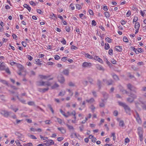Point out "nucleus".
<instances>
[{"label": "nucleus", "instance_id": "obj_21", "mask_svg": "<svg viewBox=\"0 0 146 146\" xmlns=\"http://www.w3.org/2000/svg\"><path fill=\"white\" fill-rule=\"evenodd\" d=\"M141 106L143 109L146 110V102H142Z\"/></svg>", "mask_w": 146, "mask_h": 146}, {"label": "nucleus", "instance_id": "obj_59", "mask_svg": "<svg viewBox=\"0 0 146 146\" xmlns=\"http://www.w3.org/2000/svg\"><path fill=\"white\" fill-rule=\"evenodd\" d=\"M88 83V81H86V80L84 81L83 82V84L85 86H86L87 85Z\"/></svg>", "mask_w": 146, "mask_h": 146}, {"label": "nucleus", "instance_id": "obj_50", "mask_svg": "<svg viewBox=\"0 0 146 146\" xmlns=\"http://www.w3.org/2000/svg\"><path fill=\"white\" fill-rule=\"evenodd\" d=\"M68 84L69 86H75L74 84V83L71 82H70L68 83Z\"/></svg>", "mask_w": 146, "mask_h": 146}, {"label": "nucleus", "instance_id": "obj_51", "mask_svg": "<svg viewBox=\"0 0 146 146\" xmlns=\"http://www.w3.org/2000/svg\"><path fill=\"white\" fill-rule=\"evenodd\" d=\"M111 137H113V139L114 140H115L116 139V137L114 133H111Z\"/></svg>", "mask_w": 146, "mask_h": 146}, {"label": "nucleus", "instance_id": "obj_55", "mask_svg": "<svg viewBox=\"0 0 146 146\" xmlns=\"http://www.w3.org/2000/svg\"><path fill=\"white\" fill-rule=\"evenodd\" d=\"M123 41L125 42H128V40L127 38L125 37L124 36L123 39Z\"/></svg>", "mask_w": 146, "mask_h": 146}, {"label": "nucleus", "instance_id": "obj_36", "mask_svg": "<svg viewBox=\"0 0 146 146\" xmlns=\"http://www.w3.org/2000/svg\"><path fill=\"white\" fill-rule=\"evenodd\" d=\"M17 98L23 104H25V101L23 99H21L19 98V97L18 95H17Z\"/></svg>", "mask_w": 146, "mask_h": 146}, {"label": "nucleus", "instance_id": "obj_57", "mask_svg": "<svg viewBox=\"0 0 146 146\" xmlns=\"http://www.w3.org/2000/svg\"><path fill=\"white\" fill-rule=\"evenodd\" d=\"M100 106L101 107H104L105 106L104 103L103 102L100 103L99 104Z\"/></svg>", "mask_w": 146, "mask_h": 146}, {"label": "nucleus", "instance_id": "obj_48", "mask_svg": "<svg viewBox=\"0 0 146 146\" xmlns=\"http://www.w3.org/2000/svg\"><path fill=\"white\" fill-rule=\"evenodd\" d=\"M86 58H89L91 59H92V56H91L88 53H87L86 54Z\"/></svg>", "mask_w": 146, "mask_h": 146}, {"label": "nucleus", "instance_id": "obj_3", "mask_svg": "<svg viewBox=\"0 0 146 146\" xmlns=\"http://www.w3.org/2000/svg\"><path fill=\"white\" fill-rule=\"evenodd\" d=\"M127 87L128 89L131 91H133L135 92H136L137 89L133 86H132L131 84H127Z\"/></svg>", "mask_w": 146, "mask_h": 146}, {"label": "nucleus", "instance_id": "obj_40", "mask_svg": "<svg viewBox=\"0 0 146 146\" xmlns=\"http://www.w3.org/2000/svg\"><path fill=\"white\" fill-rule=\"evenodd\" d=\"M48 107L50 109L52 113H54V111L53 110L52 108V107L51 105L50 104L48 105Z\"/></svg>", "mask_w": 146, "mask_h": 146}, {"label": "nucleus", "instance_id": "obj_13", "mask_svg": "<svg viewBox=\"0 0 146 146\" xmlns=\"http://www.w3.org/2000/svg\"><path fill=\"white\" fill-rule=\"evenodd\" d=\"M94 59L97 61H98L101 63H103V61L102 59L99 58L97 56H95L94 57Z\"/></svg>", "mask_w": 146, "mask_h": 146}, {"label": "nucleus", "instance_id": "obj_39", "mask_svg": "<svg viewBox=\"0 0 146 146\" xmlns=\"http://www.w3.org/2000/svg\"><path fill=\"white\" fill-rule=\"evenodd\" d=\"M105 48L106 50H108L110 48V46L109 44L108 43H106L105 44Z\"/></svg>", "mask_w": 146, "mask_h": 146}, {"label": "nucleus", "instance_id": "obj_44", "mask_svg": "<svg viewBox=\"0 0 146 146\" xmlns=\"http://www.w3.org/2000/svg\"><path fill=\"white\" fill-rule=\"evenodd\" d=\"M106 40L108 42L110 43L111 42V40L109 38L107 37L105 38Z\"/></svg>", "mask_w": 146, "mask_h": 146}, {"label": "nucleus", "instance_id": "obj_1", "mask_svg": "<svg viewBox=\"0 0 146 146\" xmlns=\"http://www.w3.org/2000/svg\"><path fill=\"white\" fill-rule=\"evenodd\" d=\"M37 85L38 86H50L51 85L50 83L48 81L44 82L42 80L38 81L36 82Z\"/></svg>", "mask_w": 146, "mask_h": 146}, {"label": "nucleus", "instance_id": "obj_27", "mask_svg": "<svg viewBox=\"0 0 146 146\" xmlns=\"http://www.w3.org/2000/svg\"><path fill=\"white\" fill-rule=\"evenodd\" d=\"M138 135L140 141L141 142L143 140V133L139 134Z\"/></svg>", "mask_w": 146, "mask_h": 146}, {"label": "nucleus", "instance_id": "obj_58", "mask_svg": "<svg viewBox=\"0 0 146 146\" xmlns=\"http://www.w3.org/2000/svg\"><path fill=\"white\" fill-rule=\"evenodd\" d=\"M143 52V50L140 48H138V50H137V52Z\"/></svg>", "mask_w": 146, "mask_h": 146}, {"label": "nucleus", "instance_id": "obj_33", "mask_svg": "<svg viewBox=\"0 0 146 146\" xmlns=\"http://www.w3.org/2000/svg\"><path fill=\"white\" fill-rule=\"evenodd\" d=\"M104 61L106 62V64H108L109 66H111L112 65V64L110 62L107 58H105Z\"/></svg>", "mask_w": 146, "mask_h": 146}, {"label": "nucleus", "instance_id": "obj_47", "mask_svg": "<svg viewBox=\"0 0 146 146\" xmlns=\"http://www.w3.org/2000/svg\"><path fill=\"white\" fill-rule=\"evenodd\" d=\"M15 142L16 143V145L17 146H22V145H21V143L20 142L19 140L17 139V140H16L15 141Z\"/></svg>", "mask_w": 146, "mask_h": 146}, {"label": "nucleus", "instance_id": "obj_8", "mask_svg": "<svg viewBox=\"0 0 146 146\" xmlns=\"http://www.w3.org/2000/svg\"><path fill=\"white\" fill-rule=\"evenodd\" d=\"M54 143L53 141L52 140H49L46 141V143H44L45 145L47 146H50L52 145H53Z\"/></svg>", "mask_w": 146, "mask_h": 146}, {"label": "nucleus", "instance_id": "obj_31", "mask_svg": "<svg viewBox=\"0 0 146 146\" xmlns=\"http://www.w3.org/2000/svg\"><path fill=\"white\" fill-rule=\"evenodd\" d=\"M119 126L123 127L124 125V123L123 120H120L119 121Z\"/></svg>", "mask_w": 146, "mask_h": 146}, {"label": "nucleus", "instance_id": "obj_28", "mask_svg": "<svg viewBox=\"0 0 146 146\" xmlns=\"http://www.w3.org/2000/svg\"><path fill=\"white\" fill-rule=\"evenodd\" d=\"M0 82H1L3 84L8 85V82L5 80L0 79Z\"/></svg>", "mask_w": 146, "mask_h": 146}, {"label": "nucleus", "instance_id": "obj_6", "mask_svg": "<svg viewBox=\"0 0 146 146\" xmlns=\"http://www.w3.org/2000/svg\"><path fill=\"white\" fill-rule=\"evenodd\" d=\"M92 65V64L91 63L85 62L83 63L82 66L84 67H90Z\"/></svg>", "mask_w": 146, "mask_h": 146}, {"label": "nucleus", "instance_id": "obj_45", "mask_svg": "<svg viewBox=\"0 0 146 146\" xmlns=\"http://www.w3.org/2000/svg\"><path fill=\"white\" fill-rule=\"evenodd\" d=\"M97 85L98 86L99 88H100L101 86V81L100 80H98Z\"/></svg>", "mask_w": 146, "mask_h": 146}, {"label": "nucleus", "instance_id": "obj_37", "mask_svg": "<svg viewBox=\"0 0 146 146\" xmlns=\"http://www.w3.org/2000/svg\"><path fill=\"white\" fill-rule=\"evenodd\" d=\"M89 108L91 109L93 113L94 112V110L95 109V108L93 105H91L89 107Z\"/></svg>", "mask_w": 146, "mask_h": 146}, {"label": "nucleus", "instance_id": "obj_29", "mask_svg": "<svg viewBox=\"0 0 146 146\" xmlns=\"http://www.w3.org/2000/svg\"><path fill=\"white\" fill-rule=\"evenodd\" d=\"M59 86V85L57 83H55L53 86H52L51 88L52 89H53L58 87Z\"/></svg>", "mask_w": 146, "mask_h": 146}, {"label": "nucleus", "instance_id": "obj_14", "mask_svg": "<svg viewBox=\"0 0 146 146\" xmlns=\"http://www.w3.org/2000/svg\"><path fill=\"white\" fill-rule=\"evenodd\" d=\"M102 95L104 97V99L102 100L103 102H104V100H106L108 97V94L105 92H103L102 93Z\"/></svg>", "mask_w": 146, "mask_h": 146}, {"label": "nucleus", "instance_id": "obj_62", "mask_svg": "<svg viewBox=\"0 0 146 146\" xmlns=\"http://www.w3.org/2000/svg\"><path fill=\"white\" fill-rule=\"evenodd\" d=\"M54 58L56 60H58L60 58V57L58 55H55V56Z\"/></svg>", "mask_w": 146, "mask_h": 146}, {"label": "nucleus", "instance_id": "obj_52", "mask_svg": "<svg viewBox=\"0 0 146 146\" xmlns=\"http://www.w3.org/2000/svg\"><path fill=\"white\" fill-rule=\"evenodd\" d=\"M76 8L78 9L79 10L81 9L82 7L81 5L78 4H76Z\"/></svg>", "mask_w": 146, "mask_h": 146}, {"label": "nucleus", "instance_id": "obj_24", "mask_svg": "<svg viewBox=\"0 0 146 146\" xmlns=\"http://www.w3.org/2000/svg\"><path fill=\"white\" fill-rule=\"evenodd\" d=\"M140 26V25L139 23L137 22L135 23V29H139Z\"/></svg>", "mask_w": 146, "mask_h": 146}, {"label": "nucleus", "instance_id": "obj_63", "mask_svg": "<svg viewBox=\"0 0 146 146\" xmlns=\"http://www.w3.org/2000/svg\"><path fill=\"white\" fill-rule=\"evenodd\" d=\"M28 104L29 105H33L34 104V102H28Z\"/></svg>", "mask_w": 146, "mask_h": 146}, {"label": "nucleus", "instance_id": "obj_26", "mask_svg": "<svg viewBox=\"0 0 146 146\" xmlns=\"http://www.w3.org/2000/svg\"><path fill=\"white\" fill-rule=\"evenodd\" d=\"M24 137L23 135L21 134H20L18 136L17 138L18 139H19L20 140L23 141L24 139H22V138H23Z\"/></svg>", "mask_w": 146, "mask_h": 146}, {"label": "nucleus", "instance_id": "obj_15", "mask_svg": "<svg viewBox=\"0 0 146 146\" xmlns=\"http://www.w3.org/2000/svg\"><path fill=\"white\" fill-rule=\"evenodd\" d=\"M6 68L5 64L3 63H2L0 65V70H5Z\"/></svg>", "mask_w": 146, "mask_h": 146}, {"label": "nucleus", "instance_id": "obj_2", "mask_svg": "<svg viewBox=\"0 0 146 146\" xmlns=\"http://www.w3.org/2000/svg\"><path fill=\"white\" fill-rule=\"evenodd\" d=\"M10 113L5 110H2L0 111V113L5 117H8Z\"/></svg>", "mask_w": 146, "mask_h": 146}, {"label": "nucleus", "instance_id": "obj_12", "mask_svg": "<svg viewBox=\"0 0 146 146\" xmlns=\"http://www.w3.org/2000/svg\"><path fill=\"white\" fill-rule=\"evenodd\" d=\"M96 68L100 70H101L103 71H104V68L101 65L99 64H97L96 65Z\"/></svg>", "mask_w": 146, "mask_h": 146}, {"label": "nucleus", "instance_id": "obj_16", "mask_svg": "<svg viewBox=\"0 0 146 146\" xmlns=\"http://www.w3.org/2000/svg\"><path fill=\"white\" fill-rule=\"evenodd\" d=\"M66 125L70 131L74 130V128L72 126L69 125L68 124H66Z\"/></svg>", "mask_w": 146, "mask_h": 146}, {"label": "nucleus", "instance_id": "obj_25", "mask_svg": "<svg viewBox=\"0 0 146 146\" xmlns=\"http://www.w3.org/2000/svg\"><path fill=\"white\" fill-rule=\"evenodd\" d=\"M118 102L119 106L123 107V108L127 105L119 101Z\"/></svg>", "mask_w": 146, "mask_h": 146}, {"label": "nucleus", "instance_id": "obj_34", "mask_svg": "<svg viewBox=\"0 0 146 146\" xmlns=\"http://www.w3.org/2000/svg\"><path fill=\"white\" fill-rule=\"evenodd\" d=\"M66 90L68 92H69V95L71 96H72L73 94V93L72 92V90H71L70 89H67Z\"/></svg>", "mask_w": 146, "mask_h": 146}, {"label": "nucleus", "instance_id": "obj_22", "mask_svg": "<svg viewBox=\"0 0 146 146\" xmlns=\"http://www.w3.org/2000/svg\"><path fill=\"white\" fill-rule=\"evenodd\" d=\"M63 73L66 76H68L69 74V70L67 69H65L63 71Z\"/></svg>", "mask_w": 146, "mask_h": 146}, {"label": "nucleus", "instance_id": "obj_10", "mask_svg": "<svg viewBox=\"0 0 146 146\" xmlns=\"http://www.w3.org/2000/svg\"><path fill=\"white\" fill-rule=\"evenodd\" d=\"M103 80L104 82L106 81V83L108 85H111L113 83V81L111 80H110L108 81H107L106 80V79H103Z\"/></svg>", "mask_w": 146, "mask_h": 146}, {"label": "nucleus", "instance_id": "obj_53", "mask_svg": "<svg viewBox=\"0 0 146 146\" xmlns=\"http://www.w3.org/2000/svg\"><path fill=\"white\" fill-rule=\"evenodd\" d=\"M131 14V11L129 10L128 11L126 14V16L127 17H129Z\"/></svg>", "mask_w": 146, "mask_h": 146}, {"label": "nucleus", "instance_id": "obj_18", "mask_svg": "<svg viewBox=\"0 0 146 146\" xmlns=\"http://www.w3.org/2000/svg\"><path fill=\"white\" fill-rule=\"evenodd\" d=\"M66 94V91L64 90H62L60 92L58 96H63Z\"/></svg>", "mask_w": 146, "mask_h": 146}, {"label": "nucleus", "instance_id": "obj_64", "mask_svg": "<svg viewBox=\"0 0 146 146\" xmlns=\"http://www.w3.org/2000/svg\"><path fill=\"white\" fill-rule=\"evenodd\" d=\"M25 146H33V144L32 143H30L26 144L25 145H24Z\"/></svg>", "mask_w": 146, "mask_h": 146}, {"label": "nucleus", "instance_id": "obj_54", "mask_svg": "<svg viewBox=\"0 0 146 146\" xmlns=\"http://www.w3.org/2000/svg\"><path fill=\"white\" fill-rule=\"evenodd\" d=\"M113 50L111 48H110L109 50L108 53L110 55H111L113 54Z\"/></svg>", "mask_w": 146, "mask_h": 146}, {"label": "nucleus", "instance_id": "obj_20", "mask_svg": "<svg viewBox=\"0 0 146 146\" xmlns=\"http://www.w3.org/2000/svg\"><path fill=\"white\" fill-rule=\"evenodd\" d=\"M23 7H24L27 8L29 11V12H30L31 10V8L27 4H24L23 5Z\"/></svg>", "mask_w": 146, "mask_h": 146}, {"label": "nucleus", "instance_id": "obj_32", "mask_svg": "<svg viewBox=\"0 0 146 146\" xmlns=\"http://www.w3.org/2000/svg\"><path fill=\"white\" fill-rule=\"evenodd\" d=\"M137 130L138 131V134L143 133V132L142 131V129L141 127H139Z\"/></svg>", "mask_w": 146, "mask_h": 146}, {"label": "nucleus", "instance_id": "obj_7", "mask_svg": "<svg viewBox=\"0 0 146 146\" xmlns=\"http://www.w3.org/2000/svg\"><path fill=\"white\" fill-rule=\"evenodd\" d=\"M126 113L129 115L130 114L131 109L130 108L126 105L124 108Z\"/></svg>", "mask_w": 146, "mask_h": 146}, {"label": "nucleus", "instance_id": "obj_30", "mask_svg": "<svg viewBox=\"0 0 146 146\" xmlns=\"http://www.w3.org/2000/svg\"><path fill=\"white\" fill-rule=\"evenodd\" d=\"M35 60L37 64L40 65L42 64L41 63V61H40L39 59H36Z\"/></svg>", "mask_w": 146, "mask_h": 146}, {"label": "nucleus", "instance_id": "obj_11", "mask_svg": "<svg viewBox=\"0 0 146 146\" xmlns=\"http://www.w3.org/2000/svg\"><path fill=\"white\" fill-rule=\"evenodd\" d=\"M57 129L62 134H64L66 133V129L63 127H58Z\"/></svg>", "mask_w": 146, "mask_h": 146}, {"label": "nucleus", "instance_id": "obj_19", "mask_svg": "<svg viewBox=\"0 0 146 146\" xmlns=\"http://www.w3.org/2000/svg\"><path fill=\"white\" fill-rule=\"evenodd\" d=\"M39 77L40 78L42 79L46 80L49 76H48L40 75H39Z\"/></svg>", "mask_w": 146, "mask_h": 146}, {"label": "nucleus", "instance_id": "obj_9", "mask_svg": "<svg viewBox=\"0 0 146 146\" xmlns=\"http://www.w3.org/2000/svg\"><path fill=\"white\" fill-rule=\"evenodd\" d=\"M49 90V88H39L38 89V91L41 93H44L47 91Z\"/></svg>", "mask_w": 146, "mask_h": 146}, {"label": "nucleus", "instance_id": "obj_35", "mask_svg": "<svg viewBox=\"0 0 146 146\" xmlns=\"http://www.w3.org/2000/svg\"><path fill=\"white\" fill-rule=\"evenodd\" d=\"M134 100L133 99H132L131 98L129 97L128 98H127V102L129 103H131Z\"/></svg>", "mask_w": 146, "mask_h": 146}, {"label": "nucleus", "instance_id": "obj_23", "mask_svg": "<svg viewBox=\"0 0 146 146\" xmlns=\"http://www.w3.org/2000/svg\"><path fill=\"white\" fill-rule=\"evenodd\" d=\"M115 50L119 52H121L122 50V47L121 46H117L115 48Z\"/></svg>", "mask_w": 146, "mask_h": 146}, {"label": "nucleus", "instance_id": "obj_56", "mask_svg": "<svg viewBox=\"0 0 146 146\" xmlns=\"http://www.w3.org/2000/svg\"><path fill=\"white\" fill-rule=\"evenodd\" d=\"M64 139V137H60L57 139V140L58 141H61Z\"/></svg>", "mask_w": 146, "mask_h": 146}, {"label": "nucleus", "instance_id": "obj_49", "mask_svg": "<svg viewBox=\"0 0 146 146\" xmlns=\"http://www.w3.org/2000/svg\"><path fill=\"white\" fill-rule=\"evenodd\" d=\"M5 70L6 72L8 74H11V72L9 68H8L7 67L6 68H5Z\"/></svg>", "mask_w": 146, "mask_h": 146}, {"label": "nucleus", "instance_id": "obj_61", "mask_svg": "<svg viewBox=\"0 0 146 146\" xmlns=\"http://www.w3.org/2000/svg\"><path fill=\"white\" fill-rule=\"evenodd\" d=\"M113 114L115 116H117L118 114V112L117 111H114Z\"/></svg>", "mask_w": 146, "mask_h": 146}, {"label": "nucleus", "instance_id": "obj_5", "mask_svg": "<svg viewBox=\"0 0 146 146\" xmlns=\"http://www.w3.org/2000/svg\"><path fill=\"white\" fill-rule=\"evenodd\" d=\"M58 80L61 84H63L65 81V79L64 77L62 76H58Z\"/></svg>", "mask_w": 146, "mask_h": 146}, {"label": "nucleus", "instance_id": "obj_43", "mask_svg": "<svg viewBox=\"0 0 146 146\" xmlns=\"http://www.w3.org/2000/svg\"><path fill=\"white\" fill-rule=\"evenodd\" d=\"M112 77L113 79L116 80H119V78L115 74H113L112 75Z\"/></svg>", "mask_w": 146, "mask_h": 146}, {"label": "nucleus", "instance_id": "obj_42", "mask_svg": "<svg viewBox=\"0 0 146 146\" xmlns=\"http://www.w3.org/2000/svg\"><path fill=\"white\" fill-rule=\"evenodd\" d=\"M60 113L65 117H68V115H67L65 114V112L63 111L62 109L60 110Z\"/></svg>", "mask_w": 146, "mask_h": 146}, {"label": "nucleus", "instance_id": "obj_41", "mask_svg": "<svg viewBox=\"0 0 146 146\" xmlns=\"http://www.w3.org/2000/svg\"><path fill=\"white\" fill-rule=\"evenodd\" d=\"M130 97L132 99H133V100L136 98H137V96L136 95L133 94H131Z\"/></svg>", "mask_w": 146, "mask_h": 146}, {"label": "nucleus", "instance_id": "obj_38", "mask_svg": "<svg viewBox=\"0 0 146 146\" xmlns=\"http://www.w3.org/2000/svg\"><path fill=\"white\" fill-rule=\"evenodd\" d=\"M29 75L31 76H34L35 75V73L33 71H31L29 72Z\"/></svg>", "mask_w": 146, "mask_h": 146}, {"label": "nucleus", "instance_id": "obj_46", "mask_svg": "<svg viewBox=\"0 0 146 146\" xmlns=\"http://www.w3.org/2000/svg\"><path fill=\"white\" fill-rule=\"evenodd\" d=\"M105 17L106 18H109L110 16V15L109 13L108 12H105Z\"/></svg>", "mask_w": 146, "mask_h": 146}, {"label": "nucleus", "instance_id": "obj_60", "mask_svg": "<svg viewBox=\"0 0 146 146\" xmlns=\"http://www.w3.org/2000/svg\"><path fill=\"white\" fill-rule=\"evenodd\" d=\"M57 121L60 124H61L62 123V120L61 119L59 118H57Z\"/></svg>", "mask_w": 146, "mask_h": 146}, {"label": "nucleus", "instance_id": "obj_4", "mask_svg": "<svg viewBox=\"0 0 146 146\" xmlns=\"http://www.w3.org/2000/svg\"><path fill=\"white\" fill-rule=\"evenodd\" d=\"M135 116L138 123L141 124V120L139 114L137 112L135 113Z\"/></svg>", "mask_w": 146, "mask_h": 146}, {"label": "nucleus", "instance_id": "obj_17", "mask_svg": "<svg viewBox=\"0 0 146 146\" xmlns=\"http://www.w3.org/2000/svg\"><path fill=\"white\" fill-rule=\"evenodd\" d=\"M95 100L93 98H91L89 100L87 99L86 100V102L89 103H92L95 102Z\"/></svg>", "mask_w": 146, "mask_h": 146}]
</instances>
